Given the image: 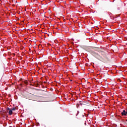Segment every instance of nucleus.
<instances>
[{
  "mask_svg": "<svg viewBox=\"0 0 127 127\" xmlns=\"http://www.w3.org/2000/svg\"><path fill=\"white\" fill-rule=\"evenodd\" d=\"M102 55H103V57H101L99 54L96 53L94 52H92V55L93 56H95L98 60H100V61H102V62H104V63H107V62H109L110 61V59L109 57H108V56L106 53H105L104 52H101Z\"/></svg>",
  "mask_w": 127,
  "mask_h": 127,
  "instance_id": "nucleus-1",
  "label": "nucleus"
},
{
  "mask_svg": "<svg viewBox=\"0 0 127 127\" xmlns=\"http://www.w3.org/2000/svg\"><path fill=\"white\" fill-rule=\"evenodd\" d=\"M121 115H122L123 117H127V111L124 110L123 111V112L121 113Z\"/></svg>",
  "mask_w": 127,
  "mask_h": 127,
  "instance_id": "nucleus-2",
  "label": "nucleus"
},
{
  "mask_svg": "<svg viewBox=\"0 0 127 127\" xmlns=\"http://www.w3.org/2000/svg\"><path fill=\"white\" fill-rule=\"evenodd\" d=\"M8 114L9 115H10V116H11V115H12V110H9L8 112Z\"/></svg>",
  "mask_w": 127,
  "mask_h": 127,
  "instance_id": "nucleus-3",
  "label": "nucleus"
},
{
  "mask_svg": "<svg viewBox=\"0 0 127 127\" xmlns=\"http://www.w3.org/2000/svg\"><path fill=\"white\" fill-rule=\"evenodd\" d=\"M15 110H16V108H13L11 109L12 111H15Z\"/></svg>",
  "mask_w": 127,
  "mask_h": 127,
  "instance_id": "nucleus-4",
  "label": "nucleus"
},
{
  "mask_svg": "<svg viewBox=\"0 0 127 127\" xmlns=\"http://www.w3.org/2000/svg\"><path fill=\"white\" fill-rule=\"evenodd\" d=\"M24 83H25V84H27V80H25V81H24Z\"/></svg>",
  "mask_w": 127,
  "mask_h": 127,
  "instance_id": "nucleus-5",
  "label": "nucleus"
},
{
  "mask_svg": "<svg viewBox=\"0 0 127 127\" xmlns=\"http://www.w3.org/2000/svg\"><path fill=\"white\" fill-rule=\"evenodd\" d=\"M7 111H10V110H11V109H9V108H7Z\"/></svg>",
  "mask_w": 127,
  "mask_h": 127,
  "instance_id": "nucleus-6",
  "label": "nucleus"
},
{
  "mask_svg": "<svg viewBox=\"0 0 127 127\" xmlns=\"http://www.w3.org/2000/svg\"><path fill=\"white\" fill-rule=\"evenodd\" d=\"M85 82H86H86H87L88 84H90V82H88V80H85Z\"/></svg>",
  "mask_w": 127,
  "mask_h": 127,
  "instance_id": "nucleus-7",
  "label": "nucleus"
},
{
  "mask_svg": "<svg viewBox=\"0 0 127 127\" xmlns=\"http://www.w3.org/2000/svg\"><path fill=\"white\" fill-rule=\"evenodd\" d=\"M79 113H80L79 111H77V114H79Z\"/></svg>",
  "mask_w": 127,
  "mask_h": 127,
  "instance_id": "nucleus-8",
  "label": "nucleus"
},
{
  "mask_svg": "<svg viewBox=\"0 0 127 127\" xmlns=\"http://www.w3.org/2000/svg\"><path fill=\"white\" fill-rule=\"evenodd\" d=\"M20 80H22V78H20Z\"/></svg>",
  "mask_w": 127,
  "mask_h": 127,
  "instance_id": "nucleus-9",
  "label": "nucleus"
},
{
  "mask_svg": "<svg viewBox=\"0 0 127 127\" xmlns=\"http://www.w3.org/2000/svg\"><path fill=\"white\" fill-rule=\"evenodd\" d=\"M70 81H71V82H72V81H73V80H70Z\"/></svg>",
  "mask_w": 127,
  "mask_h": 127,
  "instance_id": "nucleus-10",
  "label": "nucleus"
},
{
  "mask_svg": "<svg viewBox=\"0 0 127 127\" xmlns=\"http://www.w3.org/2000/svg\"><path fill=\"white\" fill-rule=\"evenodd\" d=\"M118 80H120V78H119Z\"/></svg>",
  "mask_w": 127,
  "mask_h": 127,
  "instance_id": "nucleus-11",
  "label": "nucleus"
}]
</instances>
